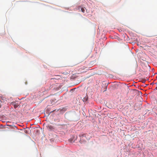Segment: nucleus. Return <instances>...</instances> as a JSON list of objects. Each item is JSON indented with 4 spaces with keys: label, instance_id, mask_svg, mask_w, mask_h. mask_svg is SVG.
<instances>
[{
    "label": "nucleus",
    "instance_id": "3",
    "mask_svg": "<svg viewBox=\"0 0 157 157\" xmlns=\"http://www.w3.org/2000/svg\"><path fill=\"white\" fill-rule=\"evenodd\" d=\"M53 138L50 139V141L51 142H56L58 139V136L56 135H54L53 136Z\"/></svg>",
    "mask_w": 157,
    "mask_h": 157
},
{
    "label": "nucleus",
    "instance_id": "7",
    "mask_svg": "<svg viewBox=\"0 0 157 157\" xmlns=\"http://www.w3.org/2000/svg\"><path fill=\"white\" fill-rule=\"evenodd\" d=\"M67 110V107H64L61 110V111H63V112H65Z\"/></svg>",
    "mask_w": 157,
    "mask_h": 157
},
{
    "label": "nucleus",
    "instance_id": "6",
    "mask_svg": "<svg viewBox=\"0 0 157 157\" xmlns=\"http://www.w3.org/2000/svg\"><path fill=\"white\" fill-rule=\"evenodd\" d=\"M79 142L81 144H85L86 142V141L85 140L83 139H80V140Z\"/></svg>",
    "mask_w": 157,
    "mask_h": 157
},
{
    "label": "nucleus",
    "instance_id": "13",
    "mask_svg": "<svg viewBox=\"0 0 157 157\" xmlns=\"http://www.w3.org/2000/svg\"><path fill=\"white\" fill-rule=\"evenodd\" d=\"M15 103V102H14V101L12 102L11 103V104H12L13 105H15L14 104Z\"/></svg>",
    "mask_w": 157,
    "mask_h": 157
},
{
    "label": "nucleus",
    "instance_id": "17",
    "mask_svg": "<svg viewBox=\"0 0 157 157\" xmlns=\"http://www.w3.org/2000/svg\"><path fill=\"white\" fill-rule=\"evenodd\" d=\"M54 79V78H51V79Z\"/></svg>",
    "mask_w": 157,
    "mask_h": 157
},
{
    "label": "nucleus",
    "instance_id": "9",
    "mask_svg": "<svg viewBox=\"0 0 157 157\" xmlns=\"http://www.w3.org/2000/svg\"><path fill=\"white\" fill-rule=\"evenodd\" d=\"M36 133L39 134L40 132V130L39 129H36Z\"/></svg>",
    "mask_w": 157,
    "mask_h": 157
},
{
    "label": "nucleus",
    "instance_id": "1",
    "mask_svg": "<svg viewBox=\"0 0 157 157\" xmlns=\"http://www.w3.org/2000/svg\"><path fill=\"white\" fill-rule=\"evenodd\" d=\"M75 113L72 112H66L65 114V117L67 119L72 121L74 120L75 116Z\"/></svg>",
    "mask_w": 157,
    "mask_h": 157
},
{
    "label": "nucleus",
    "instance_id": "5",
    "mask_svg": "<svg viewBox=\"0 0 157 157\" xmlns=\"http://www.w3.org/2000/svg\"><path fill=\"white\" fill-rule=\"evenodd\" d=\"M82 101L84 102L88 103V96L86 95V96L84 97Z\"/></svg>",
    "mask_w": 157,
    "mask_h": 157
},
{
    "label": "nucleus",
    "instance_id": "10",
    "mask_svg": "<svg viewBox=\"0 0 157 157\" xmlns=\"http://www.w3.org/2000/svg\"><path fill=\"white\" fill-rule=\"evenodd\" d=\"M108 84H106V83H105V90H104V91H105L106 90L107 86H108Z\"/></svg>",
    "mask_w": 157,
    "mask_h": 157
},
{
    "label": "nucleus",
    "instance_id": "18",
    "mask_svg": "<svg viewBox=\"0 0 157 157\" xmlns=\"http://www.w3.org/2000/svg\"><path fill=\"white\" fill-rule=\"evenodd\" d=\"M71 90H73V89H72Z\"/></svg>",
    "mask_w": 157,
    "mask_h": 157
},
{
    "label": "nucleus",
    "instance_id": "15",
    "mask_svg": "<svg viewBox=\"0 0 157 157\" xmlns=\"http://www.w3.org/2000/svg\"><path fill=\"white\" fill-rule=\"evenodd\" d=\"M37 127H35V128H34V129H35L36 128H37Z\"/></svg>",
    "mask_w": 157,
    "mask_h": 157
},
{
    "label": "nucleus",
    "instance_id": "14",
    "mask_svg": "<svg viewBox=\"0 0 157 157\" xmlns=\"http://www.w3.org/2000/svg\"><path fill=\"white\" fill-rule=\"evenodd\" d=\"M129 105H130V106H132V103H129Z\"/></svg>",
    "mask_w": 157,
    "mask_h": 157
},
{
    "label": "nucleus",
    "instance_id": "11",
    "mask_svg": "<svg viewBox=\"0 0 157 157\" xmlns=\"http://www.w3.org/2000/svg\"><path fill=\"white\" fill-rule=\"evenodd\" d=\"M81 11H82V12L83 13H84L85 12V10L84 8H81Z\"/></svg>",
    "mask_w": 157,
    "mask_h": 157
},
{
    "label": "nucleus",
    "instance_id": "2",
    "mask_svg": "<svg viewBox=\"0 0 157 157\" xmlns=\"http://www.w3.org/2000/svg\"><path fill=\"white\" fill-rule=\"evenodd\" d=\"M77 138V135H74L71 136V138L69 139V140L71 143H73L75 141Z\"/></svg>",
    "mask_w": 157,
    "mask_h": 157
},
{
    "label": "nucleus",
    "instance_id": "16",
    "mask_svg": "<svg viewBox=\"0 0 157 157\" xmlns=\"http://www.w3.org/2000/svg\"><path fill=\"white\" fill-rule=\"evenodd\" d=\"M139 92L141 94V92H140V91H139Z\"/></svg>",
    "mask_w": 157,
    "mask_h": 157
},
{
    "label": "nucleus",
    "instance_id": "8",
    "mask_svg": "<svg viewBox=\"0 0 157 157\" xmlns=\"http://www.w3.org/2000/svg\"><path fill=\"white\" fill-rule=\"evenodd\" d=\"M48 127L51 130L53 128L52 126L51 125H48Z\"/></svg>",
    "mask_w": 157,
    "mask_h": 157
},
{
    "label": "nucleus",
    "instance_id": "4",
    "mask_svg": "<svg viewBox=\"0 0 157 157\" xmlns=\"http://www.w3.org/2000/svg\"><path fill=\"white\" fill-rule=\"evenodd\" d=\"M86 134H81L79 135V136L80 137V139H82L83 137H85L87 140H89L90 139L87 138L86 137Z\"/></svg>",
    "mask_w": 157,
    "mask_h": 157
},
{
    "label": "nucleus",
    "instance_id": "12",
    "mask_svg": "<svg viewBox=\"0 0 157 157\" xmlns=\"http://www.w3.org/2000/svg\"><path fill=\"white\" fill-rule=\"evenodd\" d=\"M14 105V109H16L18 107V105Z\"/></svg>",
    "mask_w": 157,
    "mask_h": 157
}]
</instances>
